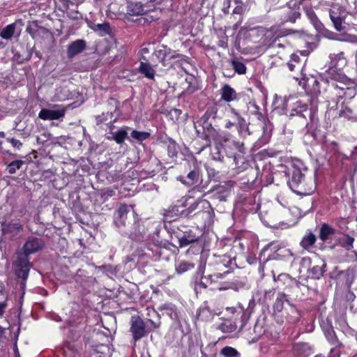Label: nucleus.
I'll return each instance as SVG.
<instances>
[{"instance_id":"nucleus-1","label":"nucleus","mask_w":357,"mask_h":357,"mask_svg":"<svg viewBox=\"0 0 357 357\" xmlns=\"http://www.w3.org/2000/svg\"><path fill=\"white\" fill-rule=\"evenodd\" d=\"M43 247V243L41 239L30 237L24 245L23 250H19L16 253L13 266L16 275L23 280V282L21 284L22 288L25 285L24 281L27 279L31 268L28 256L38 252Z\"/></svg>"},{"instance_id":"nucleus-2","label":"nucleus","mask_w":357,"mask_h":357,"mask_svg":"<svg viewBox=\"0 0 357 357\" xmlns=\"http://www.w3.org/2000/svg\"><path fill=\"white\" fill-rule=\"evenodd\" d=\"M289 185L291 190L300 195H311L315 190V182L312 178L306 179L301 169L294 167Z\"/></svg>"},{"instance_id":"nucleus-3","label":"nucleus","mask_w":357,"mask_h":357,"mask_svg":"<svg viewBox=\"0 0 357 357\" xmlns=\"http://www.w3.org/2000/svg\"><path fill=\"white\" fill-rule=\"evenodd\" d=\"M182 214L186 217L200 216L206 222H210L212 221L213 211L210 203L204 199L192 203L186 210L182 211Z\"/></svg>"},{"instance_id":"nucleus-4","label":"nucleus","mask_w":357,"mask_h":357,"mask_svg":"<svg viewBox=\"0 0 357 357\" xmlns=\"http://www.w3.org/2000/svg\"><path fill=\"white\" fill-rule=\"evenodd\" d=\"M154 55L164 66H167L172 60L181 61L185 57L166 45H161L160 48L154 52Z\"/></svg>"},{"instance_id":"nucleus-5","label":"nucleus","mask_w":357,"mask_h":357,"mask_svg":"<svg viewBox=\"0 0 357 357\" xmlns=\"http://www.w3.org/2000/svg\"><path fill=\"white\" fill-rule=\"evenodd\" d=\"M232 120H228L226 121L225 128H231L234 125L238 126V133L240 135H245V133L250 135L249 129L245 125V119L241 117L238 113H237L234 109H231Z\"/></svg>"},{"instance_id":"nucleus-6","label":"nucleus","mask_w":357,"mask_h":357,"mask_svg":"<svg viewBox=\"0 0 357 357\" xmlns=\"http://www.w3.org/2000/svg\"><path fill=\"white\" fill-rule=\"evenodd\" d=\"M130 330L135 342L145 335V324L139 317H132Z\"/></svg>"},{"instance_id":"nucleus-7","label":"nucleus","mask_w":357,"mask_h":357,"mask_svg":"<svg viewBox=\"0 0 357 357\" xmlns=\"http://www.w3.org/2000/svg\"><path fill=\"white\" fill-rule=\"evenodd\" d=\"M66 114V109L61 108L59 109H43L39 112L38 116L43 120H57L63 118Z\"/></svg>"},{"instance_id":"nucleus-8","label":"nucleus","mask_w":357,"mask_h":357,"mask_svg":"<svg viewBox=\"0 0 357 357\" xmlns=\"http://www.w3.org/2000/svg\"><path fill=\"white\" fill-rule=\"evenodd\" d=\"M22 227V225L19 221L3 222L1 224L3 234L10 237L17 236L21 231Z\"/></svg>"},{"instance_id":"nucleus-9","label":"nucleus","mask_w":357,"mask_h":357,"mask_svg":"<svg viewBox=\"0 0 357 357\" xmlns=\"http://www.w3.org/2000/svg\"><path fill=\"white\" fill-rule=\"evenodd\" d=\"M208 113H205V114L201 118L200 121L202 122V127L204 129V133L206 137L209 140L212 139L215 140L216 139V136L218 135V131L211 126V123L208 122Z\"/></svg>"},{"instance_id":"nucleus-10","label":"nucleus","mask_w":357,"mask_h":357,"mask_svg":"<svg viewBox=\"0 0 357 357\" xmlns=\"http://www.w3.org/2000/svg\"><path fill=\"white\" fill-rule=\"evenodd\" d=\"M86 47V42L84 40H77L71 43L67 50L68 58H73L81 53Z\"/></svg>"},{"instance_id":"nucleus-11","label":"nucleus","mask_w":357,"mask_h":357,"mask_svg":"<svg viewBox=\"0 0 357 357\" xmlns=\"http://www.w3.org/2000/svg\"><path fill=\"white\" fill-rule=\"evenodd\" d=\"M294 353L296 357H307L312 353V347L305 342H298L294 345Z\"/></svg>"},{"instance_id":"nucleus-12","label":"nucleus","mask_w":357,"mask_h":357,"mask_svg":"<svg viewBox=\"0 0 357 357\" xmlns=\"http://www.w3.org/2000/svg\"><path fill=\"white\" fill-rule=\"evenodd\" d=\"M130 211V206L126 204H121L116 211L115 223L117 227L125 226V218Z\"/></svg>"},{"instance_id":"nucleus-13","label":"nucleus","mask_w":357,"mask_h":357,"mask_svg":"<svg viewBox=\"0 0 357 357\" xmlns=\"http://www.w3.org/2000/svg\"><path fill=\"white\" fill-rule=\"evenodd\" d=\"M326 264L325 261L324 260H320L319 264L313 266L309 270V274L312 278L319 280L323 276L324 272L326 271Z\"/></svg>"},{"instance_id":"nucleus-14","label":"nucleus","mask_w":357,"mask_h":357,"mask_svg":"<svg viewBox=\"0 0 357 357\" xmlns=\"http://www.w3.org/2000/svg\"><path fill=\"white\" fill-rule=\"evenodd\" d=\"M329 16L335 29L338 31H341L344 29L342 24V18L340 16V13L337 9H331L329 11Z\"/></svg>"},{"instance_id":"nucleus-15","label":"nucleus","mask_w":357,"mask_h":357,"mask_svg":"<svg viewBox=\"0 0 357 357\" xmlns=\"http://www.w3.org/2000/svg\"><path fill=\"white\" fill-rule=\"evenodd\" d=\"M356 277L355 271L354 269L348 268L344 270L342 273V278L340 284H344L347 288H350L354 281Z\"/></svg>"},{"instance_id":"nucleus-16","label":"nucleus","mask_w":357,"mask_h":357,"mask_svg":"<svg viewBox=\"0 0 357 357\" xmlns=\"http://www.w3.org/2000/svg\"><path fill=\"white\" fill-rule=\"evenodd\" d=\"M139 72L150 79H153L155 77V71L153 67L148 62L142 61L140 63Z\"/></svg>"},{"instance_id":"nucleus-17","label":"nucleus","mask_w":357,"mask_h":357,"mask_svg":"<svg viewBox=\"0 0 357 357\" xmlns=\"http://www.w3.org/2000/svg\"><path fill=\"white\" fill-rule=\"evenodd\" d=\"M330 58V67L343 66L346 64V59L344 52H340L337 54H331Z\"/></svg>"},{"instance_id":"nucleus-18","label":"nucleus","mask_w":357,"mask_h":357,"mask_svg":"<svg viewBox=\"0 0 357 357\" xmlns=\"http://www.w3.org/2000/svg\"><path fill=\"white\" fill-rule=\"evenodd\" d=\"M227 310L232 314L237 313L238 314H241V325L239 328L240 330H242L249 319V314L245 312L242 307H239L238 309L235 307H227Z\"/></svg>"},{"instance_id":"nucleus-19","label":"nucleus","mask_w":357,"mask_h":357,"mask_svg":"<svg viewBox=\"0 0 357 357\" xmlns=\"http://www.w3.org/2000/svg\"><path fill=\"white\" fill-rule=\"evenodd\" d=\"M335 233V229L327 224H323L319 231V238L323 241H326Z\"/></svg>"},{"instance_id":"nucleus-20","label":"nucleus","mask_w":357,"mask_h":357,"mask_svg":"<svg viewBox=\"0 0 357 357\" xmlns=\"http://www.w3.org/2000/svg\"><path fill=\"white\" fill-rule=\"evenodd\" d=\"M221 94L222 99L226 102H231L236 98V93L234 89L227 84L222 88Z\"/></svg>"},{"instance_id":"nucleus-21","label":"nucleus","mask_w":357,"mask_h":357,"mask_svg":"<svg viewBox=\"0 0 357 357\" xmlns=\"http://www.w3.org/2000/svg\"><path fill=\"white\" fill-rule=\"evenodd\" d=\"M227 272H225L224 274H221L219 273H215L213 274H210L206 275L202 278V281L201 282V284L206 288L207 287V284H212L218 282L220 279H222L224 275L227 274Z\"/></svg>"},{"instance_id":"nucleus-22","label":"nucleus","mask_w":357,"mask_h":357,"mask_svg":"<svg viewBox=\"0 0 357 357\" xmlns=\"http://www.w3.org/2000/svg\"><path fill=\"white\" fill-rule=\"evenodd\" d=\"M128 127H123L112 133V139L118 144H121L128 137Z\"/></svg>"},{"instance_id":"nucleus-23","label":"nucleus","mask_w":357,"mask_h":357,"mask_svg":"<svg viewBox=\"0 0 357 357\" xmlns=\"http://www.w3.org/2000/svg\"><path fill=\"white\" fill-rule=\"evenodd\" d=\"M344 84H341V85H337L335 83L331 84V92L333 93H335V97L339 99V100L343 98H345L347 96V89Z\"/></svg>"},{"instance_id":"nucleus-24","label":"nucleus","mask_w":357,"mask_h":357,"mask_svg":"<svg viewBox=\"0 0 357 357\" xmlns=\"http://www.w3.org/2000/svg\"><path fill=\"white\" fill-rule=\"evenodd\" d=\"M15 24H10L4 27L0 33V36L6 40L10 39L15 32Z\"/></svg>"},{"instance_id":"nucleus-25","label":"nucleus","mask_w":357,"mask_h":357,"mask_svg":"<svg viewBox=\"0 0 357 357\" xmlns=\"http://www.w3.org/2000/svg\"><path fill=\"white\" fill-rule=\"evenodd\" d=\"M287 66L291 71H294L296 68L301 69L302 65L300 62L299 56L296 54H292L291 56V59L287 63Z\"/></svg>"},{"instance_id":"nucleus-26","label":"nucleus","mask_w":357,"mask_h":357,"mask_svg":"<svg viewBox=\"0 0 357 357\" xmlns=\"http://www.w3.org/2000/svg\"><path fill=\"white\" fill-rule=\"evenodd\" d=\"M339 115L341 117L346 119H352L356 116L351 108L349 106L345 105L344 103L342 104L341 108L339 111Z\"/></svg>"},{"instance_id":"nucleus-27","label":"nucleus","mask_w":357,"mask_h":357,"mask_svg":"<svg viewBox=\"0 0 357 357\" xmlns=\"http://www.w3.org/2000/svg\"><path fill=\"white\" fill-rule=\"evenodd\" d=\"M222 357H240V354L233 347H225L220 352Z\"/></svg>"},{"instance_id":"nucleus-28","label":"nucleus","mask_w":357,"mask_h":357,"mask_svg":"<svg viewBox=\"0 0 357 357\" xmlns=\"http://www.w3.org/2000/svg\"><path fill=\"white\" fill-rule=\"evenodd\" d=\"M315 235L312 233H310L303 238L301 242V245L303 248L306 249L312 246L315 243Z\"/></svg>"},{"instance_id":"nucleus-29","label":"nucleus","mask_w":357,"mask_h":357,"mask_svg":"<svg viewBox=\"0 0 357 357\" xmlns=\"http://www.w3.org/2000/svg\"><path fill=\"white\" fill-rule=\"evenodd\" d=\"M198 240V237L195 235H186L184 234L179 241L181 246H187L192 243L196 242Z\"/></svg>"},{"instance_id":"nucleus-30","label":"nucleus","mask_w":357,"mask_h":357,"mask_svg":"<svg viewBox=\"0 0 357 357\" xmlns=\"http://www.w3.org/2000/svg\"><path fill=\"white\" fill-rule=\"evenodd\" d=\"M150 133L144 131L132 130L131 132V137L137 142H142L148 139Z\"/></svg>"},{"instance_id":"nucleus-31","label":"nucleus","mask_w":357,"mask_h":357,"mask_svg":"<svg viewBox=\"0 0 357 357\" xmlns=\"http://www.w3.org/2000/svg\"><path fill=\"white\" fill-rule=\"evenodd\" d=\"M68 91L64 89L59 88L56 90V93L53 97L54 101H63L68 98V95L67 94Z\"/></svg>"},{"instance_id":"nucleus-32","label":"nucleus","mask_w":357,"mask_h":357,"mask_svg":"<svg viewBox=\"0 0 357 357\" xmlns=\"http://www.w3.org/2000/svg\"><path fill=\"white\" fill-rule=\"evenodd\" d=\"M231 66L235 72L239 75H243L246 73V67L245 64L241 61L236 60L231 61Z\"/></svg>"},{"instance_id":"nucleus-33","label":"nucleus","mask_w":357,"mask_h":357,"mask_svg":"<svg viewBox=\"0 0 357 357\" xmlns=\"http://www.w3.org/2000/svg\"><path fill=\"white\" fill-rule=\"evenodd\" d=\"M24 164V162L23 160H14L8 165V171L10 174H15L16 171L20 169Z\"/></svg>"},{"instance_id":"nucleus-34","label":"nucleus","mask_w":357,"mask_h":357,"mask_svg":"<svg viewBox=\"0 0 357 357\" xmlns=\"http://www.w3.org/2000/svg\"><path fill=\"white\" fill-rule=\"evenodd\" d=\"M94 30L100 32V36L109 34L111 31L109 23L98 24L95 26Z\"/></svg>"},{"instance_id":"nucleus-35","label":"nucleus","mask_w":357,"mask_h":357,"mask_svg":"<svg viewBox=\"0 0 357 357\" xmlns=\"http://www.w3.org/2000/svg\"><path fill=\"white\" fill-rule=\"evenodd\" d=\"M194 267L193 264L187 262L181 261L176 266V271L178 273L181 274Z\"/></svg>"},{"instance_id":"nucleus-36","label":"nucleus","mask_w":357,"mask_h":357,"mask_svg":"<svg viewBox=\"0 0 357 357\" xmlns=\"http://www.w3.org/2000/svg\"><path fill=\"white\" fill-rule=\"evenodd\" d=\"M345 239L342 243L341 245L344 248H345L347 250H350L353 248V244L354 242V238L348 235H344Z\"/></svg>"},{"instance_id":"nucleus-37","label":"nucleus","mask_w":357,"mask_h":357,"mask_svg":"<svg viewBox=\"0 0 357 357\" xmlns=\"http://www.w3.org/2000/svg\"><path fill=\"white\" fill-rule=\"evenodd\" d=\"M344 271H341L338 268L337 266H335L333 271L329 273V277L331 280H336L337 282H340L342 273H343Z\"/></svg>"},{"instance_id":"nucleus-38","label":"nucleus","mask_w":357,"mask_h":357,"mask_svg":"<svg viewBox=\"0 0 357 357\" xmlns=\"http://www.w3.org/2000/svg\"><path fill=\"white\" fill-rule=\"evenodd\" d=\"M299 8H294L288 13L287 20L291 22H295V21L300 17Z\"/></svg>"},{"instance_id":"nucleus-39","label":"nucleus","mask_w":357,"mask_h":357,"mask_svg":"<svg viewBox=\"0 0 357 357\" xmlns=\"http://www.w3.org/2000/svg\"><path fill=\"white\" fill-rule=\"evenodd\" d=\"M168 154L171 157L176 156L177 155V146L174 141L169 140V143L167 146Z\"/></svg>"},{"instance_id":"nucleus-40","label":"nucleus","mask_w":357,"mask_h":357,"mask_svg":"<svg viewBox=\"0 0 357 357\" xmlns=\"http://www.w3.org/2000/svg\"><path fill=\"white\" fill-rule=\"evenodd\" d=\"M187 178L189 179V181L186 183L188 185H194L197 181L198 179L197 172H196L195 171H191L188 174Z\"/></svg>"},{"instance_id":"nucleus-41","label":"nucleus","mask_w":357,"mask_h":357,"mask_svg":"<svg viewBox=\"0 0 357 357\" xmlns=\"http://www.w3.org/2000/svg\"><path fill=\"white\" fill-rule=\"evenodd\" d=\"M131 6H133V8H130V13L132 15H142L143 13V8L142 7L141 5L139 4H135V5H130V8H131Z\"/></svg>"},{"instance_id":"nucleus-42","label":"nucleus","mask_w":357,"mask_h":357,"mask_svg":"<svg viewBox=\"0 0 357 357\" xmlns=\"http://www.w3.org/2000/svg\"><path fill=\"white\" fill-rule=\"evenodd\" d=\"M220 328L225 333H231L236 329V325L231 324H227V323H224L221 325Z\"/></svg>"},{"instance_id":"nucleus-43","label":"nucleus","mask_w":357,"mask_h":357,"mask_svg":"<svg viewBox=\"0 0 357 357\" xmlns=\"http://www.w3.org/2000/svg\"><path fill=\"white\" fill-rule=\"evenodd\" d=\"M283 299L281 298H278L274 303L273 308L276 312H281L283 309Z\"/></svg>"},{"instance_id":"nucleus-44","label":"nucleus","mask_w":357,"mask_h":357,"mask_svg":"<svg viewBox=\"0 0 357 357\" xmlns=\"http://www.w3.org/2000/svg\"><path fill=\"white\" fill-rule=\"evenodd\" d=\"M312 22L317 31H320L323 29L324 26L322 23L317 19L315 15L312 17Z\"/></svg>"},{"instance_id":"nucleus-45","label":"nucleus","mask_w":357,"mask_h":357,"mask_svg":"<svg viewBox=\"0 0 357 357\" xmlns=\"http://www.w3.org/2000/svg\"><path fill=\"white\" fill-rule=\"evenodd\" d=\"M327 98L328 99V101H331L333 102L337 103L339 102V99H337V97H335V93H333L331 92V85L329 86L328 89V96Z\"/></svg>"},{"instance_id":"nucleus-46","label":"nucleus","mask_w":357,"mask_h":357,"mask_svg":"<svg viewBox=\"0 0 357 357\" xmlns=\"http://www.w3.org/2000/svg\"><path fill=\"white\" fill-rule=\"evenodd\" d=\"M7 141L9 142L14 148L20 149L22 146V143L15 138H8Z\"/></svg>"},{"instance_id":"nucleus-47","label":"nucleus","mask_w":357,"mask_h":357,"mask_svg":"<svg viewBox=\"0 0 357 357\" xmlns=\"http://www.w3.org/2000/svg\"><path fill=\"white\" fill-rule=\"evenodd\" d=\"M291 312L294 315H291L289 317V321L293 323H296V322L298 321V320L300 319V315H299L298 312L296 309L292 308Z\"/></svg>"},{"instance_id":"nucleus-48","label":"nucleus","mask_w":357,"mask_h":357,"mask_svg":"<svg viewBox=\"0 0 357 357\" xmlns=\"http://www.w3.org/2000/svg\"><path fill=\"white\" fill-rule=\"evenodd\" d=\"M347 89V96H345L346 98L351 99L356 96V91L354 88L351 87H346Z\"/></svg>"},{"instance_id":"nucleus-49","label":"nucleus","mask_w":357,"mask_h":357,"mask_svg":"<svg viewBox=\"0 0 357 357\" xmlns=\"http://www.w3.org/2000/svg\"><path fill=\"white\" fill-rule=\"evenodd\" d=\"M234 146L240 153H245V146L243 142H234Z\"/></svg>"},{"instance_id":"nucleus-50","label":"nucleus","mask_w":357,"mask_h":357,"mask_svg":"<svg viewBox=\"0 0 357 357\" xmlns=\"http://www.w3.org/2000/svg\"><path fill=\"white\" fill-rule=\"evenodd\" d=\"M6 307L7 303L6 301L0 303V317H2L3 315Z\"/></svg>"},{"instance_id":"nucleus-51","label":"nucleus","mask_w":357,"mask_h":357,"mask_svg":"<svg viewBox=\"0 0 357 357\" xmlns=\"http://www.w3.org/2000/svg\"><path fill=\"white\" fill-rule=\"evenodd\" d=\"M288 277L289 275L284 273L278 275L277 278L275 277V275L273 276L275 280H284Z\"/></svg>"},{"instance_id":"nucleus-52","label":"nucleus","mask_w":357,"mask_h":357,"mask_svg":"<svg viewBox=\"0 0 357 357\" xmlns=\"http://www.w3.org/2000/svg\"><path fill=\"white\" fill-rule=\"evenodd\" d=\"M126 234L129 235L130 237L134 240H136V241H139L140 240V236H137L136 234H132V233H128V232H126Z\"/></svg>"},{"instance_id":"nucleus-53","label":"nucleus","mask_w":357,"mask_h":357,"mask_svg":"<svg viewBox=\"0 0 357 357\" xmlns=\"http://www.w3.org/2000/svg\"><path fill=\"white\" fill-rule=\"evenodd\" d=\"M302 262L304 264H309L310 263V259L307 257H304L302 259Z\"/></svg>"},{"instance_id":"nucleus-54","label":"nucleus","mask_w":357,"mask_h":357,"mask_svg":"<svg viewBox=\"0 0 357 357\" xmlns=\"http://www.w3.org/2000/svg\"><path fill=\"white\" fill-rule=\"evenodd\" d=\"M208 312V310L207 309H202L199 311V314H198V317H200L202 316L203 314H204L205 312Z\"/></svg>"},{"instance_id":"nucleus-55","label":"nucleus","mask_w":357,"mask_h":357,"mask_svg":"<svg viewBox=\"0 0 357 357\" xmlns=\"http://www.w3.org/2000/svg\"><path fill=\"white\" fill-rule=\"evenodd\" d=\"M219 46H220L222 47H226V41L225 40H221L220 41Z\"/></svg>"},{"instance_id":"nucleus-56","label":"nucleus","mask_w":357,"mask_h":357,"mask_svg":"<svg viewBox=\"0 0 357 357\" xmlns=\"http://www.w3.org/2000/svg\"><path fill=\"white\" fill-rule=\"evenodd\" d=\"M140 52H141L142 54H148L149 53V49L146 48V47H144V48H142Z\"/></svg>"},{"instance_id":"nucleus-57","label":"nucleus","mask_w":357,"mask_h":357,"mask_svg":"<svg viewBox=\"0 0 357 357\" xmlns=\"http://www.w3.org/2000/svg\"><path fill=\"white\" fill-rule=\"evenodd\" d=\"M355 297H356L355 294L353 292H351L349 294V299L354 300L355 298Z\"/></svg>"},{"instance_id":"nucleus-58","label":"nucleus","mask_w":357,"mask_h":357,"mask_svg":"<svg viewBox=\"0 0 357 357\" xmlns=\"http://www.w3.org/2000/svg\"><path fill=\"white\" fill-rule=\"evenodd\" d=\"M232 1H234L236 3V0H227V3L229 6Z\"/></svg>"},{"instance_id":"nucleus-59","label":"nucleus","mask_w":357,"mask_h":357,"mask_svg":"<svg viewBox=\"0 0 357 357\" xmlns=\"http://www.w3.org/2000/svg\"><path fill=\"white\" fill-rule=\"evenodd\" d=\"M6 135L3 132H0V138L5 137Z\"/></svg>"},{"instance_id":"nucleus-60","label":"nucleus","mask_w":357,"mask_h":357,"mask_svg":"<svg viewBox=\"0 0 357 357\" xmlns=\"http://www.w3.org/2000/svg\"><path fill=\"white\" fill-rule=\"evenodd\" d=\"M126 260V262H130L132 260V259L130 257H127Z\"/></svg>"},{"instance_id":"nucleus-61","label":"nucleus","mask_w":357,"mask_h":357,"mask_svg":"<svg viewBox=\"0 0 357 357\" xmlns=\"http://www.w3.org/2000/svg\"><path fill=\"white\" fill-rule=\"evenodd\" d=\"M355 255H356V259L357 261V252H355Z\"/></svg>"},{"instance_id":"nucleus-62","label":"nucleus","mask_w":357,"mask_h":357,"mask_svg":"<svg viewBox=\"0 0 357 357\" xmlns=\"http://www.w3.org/2000/svg\"><path fill=\"white\" fill-rule=\"evenodd\" d=\"M219 289L221 290V289H225V288L219 287Z\"/></svg>"}]
</instances>
